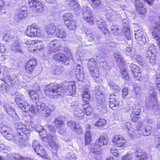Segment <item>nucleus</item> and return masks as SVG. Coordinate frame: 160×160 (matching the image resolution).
<instances>
[{
  "instance_id": "1",
  "label": "nucleus",
  "mask_w": 160,
  "mask_h": 160,
  "mask_svg": "<svg viewBox=\"0 0 160 160\" xmlns=\"http://www.w3.org/2000/svg\"><path fill=\"white\" fill-rule=\"evenodd\" d=\"M45 92L48 96L51 99H57L60 95L66 94L72 95L76 92V87L72 82H67L64 86L60 85H53L50 84L46 87Z\"/></svg>"
},
{
  "instance_id": "2",
  "label": "nucleus",
  "mask_w": 160,
  "mask_h": 160,
  "mask_svg": "<svg viewBox=\"0 0 160 160\" xmlns=\"http://www.w3.org/2000/svg\"><path fill=\"white\" fill-rule=\"evenodd\" d=\"M28 92L31 100L36 104V109L37 111L42 113L44 117H48L51 113L50 109L45 103L42 102L38 103L39 99L38 94L33 90H28Z\"/></svg>"
},
{
  "instance_id": "3",
  "label": "nucleus",
  "mask_w": 160,
  "mask_h": 160,
  "mask_svg": "<svg viewBox=\"0 0 160 160\" xmlns=\"http://www.w3.org/2000/svg\"><path fill=\"white\" fill-rule=\"evenodd\" d=\"M108 142V135L106 133L101 134L99 138L97 140L95 144L91 145L92 152L95 155H99L101 153V148L104 145H106Z\"/></svg>"
},
{
  "instance_id": "4",
  "label": "nucleus",
  "mask_w": 160,
  "mask_h": 160,
  "mask_svg": "<svg viewBox=\"0 0 160 160\" xmlns=\"http://www.w3.org/2000/svg\"><path fill=\"white\" fill-rule=\"evenodd\" d=\"M40 127L41 128V130H42L38 129L37 127H36L35 128L37 131L39 132L42 141L44 142H47L48 140H50L53 138H56L55 130L53 127L51 125L48 126L49 132L48 134H47L46 132L43 129L42 127L41 126Z\"/></svg>"
},
{
  "instance_id": "5",
  "label": "nucleus",
  "mask_w": 160,
  "mask_h": 160,
  "mask_svg": "<svg viewBox=\"0 0 160 160\" xmlns=\"http://www.w3.org/2000/svg\"><path fill=\"white\" fill-rule=\"evenodd\" d=\"M0 132L5 138L14 143L18 137L17 135H14L13 131L10 128L5 126L1 125L0 126Z\"/></svg>"
},
{
  "instance_id": "6",
  "label": "nucleus",
  "mask_w": 160,
  "mask_h": 160,
  "mask_svg": "<svg viewBox=\"0 0 160 160\" xmlns=\"http://www.w3.org/2000/svg\"><path fill=\"white\" fill-rule=\"evenodd\" d=\"M28 2L30 8L34 10L37 14L43 12L44 9V6L40 1L37 0H28Z\"/></svg>"
},
{
  "instance_id": "7",
  "label": "nucleus",
  "mask_w": 160,
  "mask_h": 160,
  "mask_svg": "<svg viewBox=\"0 0 160 160\" xmlns=\"http://www.w3.org/2000/svg\"><path fill=\"white\" fill-rule=\"evenodd\" d=\"M88 67L90 74L94 78H98L99 76V69L94 59H90L88 61Z\"/></svg>"
},
{
  "instance_id": "8",
  "label": "nucleus",
  "mask_w": 160,
  "mask_h": 160,
  "mask_svg": "<svg viewBox=\"0 0 160 160\" xmlns=\"http://www.w3.org/2000/svg\"><path fill=\"white\" fill-rule=\"evenodd\" d=\"M115 43L114 42H110L109 44L107 45L103 43H101L98 42L97 44L98 47L100 57L105 58L106 56L107 53L108 52V50L107 49L106 47H114L115 46Z\"/></svg>"
},
{
  "instance_id": "9",
  "label": "nucleus",
  "mask_w": 160,
  "mask_h": 160,
  "mask_svg": "<svg viewBox=\"0 0 160 160\" xmlns=\"http://www.w3.org/2000/svg\"><path fill=\"white\" fill-rule=\"evenodd\" d=\"M23 98V95H20L16 98L15 101L22 111L24 112H27L30 109V106Z\"/></svg>"
},
{
  "instance_id": "10",
  "label": "nucleus",
  "mask_w": 160,
  "mask_h": 160,
  "mask_svg": "<svg viewBox=\"0 0 160 160\" xmlns=\"http://www.w3.org/2000/svg\"><path fill=\"white\" fill-rule=\"evenodd\" d=\"M155 52L154 45H151L149 48L146 52V61L149 62L152 65L155 64L156 57L154 54Z\"/></svg>"
},
{
  "instance_id": "11",
  "label": "nucleus",
  "mask_w": 160,
  "mask_h": 160,
  "mask_svg": "<svg viewBox=\"0 0 160 160\" xmlns=\"http://www.w3.org/2000/svg\"><path fill=\"white\" fill-rule=\"evenodd\" d=\"M38 27L35 24H33L28 26L25 32V34L29 37H33L37 35V33H39L40 31L38 30Z\"/></svg>"
},
{
  "instance_id": "12",
  "label": "nucleus",
  "mask_w": 160,
  "mask_h": 160,
  "mask_svg": "<svg viewBox=\"0 0 160 160\" xmlns=\"http://www.w3.org/2000/svg\"><path fill=\"white\" fill-rule=\"evenodd\" d=\"M53 59L58 62L62 61L66 65L69 64V59L65 54L62 53H55L53 56Z\"/></svg>"
},
{
  "instance_id": "13",
  "label": "nucleus",
  "mask_w": 160,
  "mask_h": 160,
  "mask_svg": "<svg viewBox=\"0 0 160 160\" xmlns=\"http://www.w3.org/2000/svg\"><path fill=\"white\" fill-rule=\"evenodd\" d=\"M141 112L140 106H135L133 107L132 113L131 114V120L132 122H136L138 119L140 118Z\"/></svg>"
},
{
  "instance_id": "14",
  "label": "nucleus",
  "mask_w": 160,
  "mask_h": 160,
  "mask_svg": "<svg viewBox=\"0 0 160 160\" xmlns=\"http://www.w3.org/2000/svg\"><path fill=\"white\" fill-rule=\"evenodd\" d=\"M135 37L137 39L140 44L143 45L147 42L146 39L143 31L138 30L135 31Z\"/></svg>"
},
{
  "instance_id": "15",
  "label": "nucleus",
  "mask_w": 160,
  "mask_h": 160,
  "mask_svg": "<svg viewBox=\"0 0 160 160\" xmlns=\"http://www.w3.org/2000/svg\"><path fill=\"white\" fill-rule=\"evenodd\" d=\"M61 47V43L56 41H53L50 42L48 44V47L49 48V53L59 50Z\"/></svg>"
},
{
  "instance_id": "16",
  "label": "nucleus",
  "mask_w": 160,
  "mask_h": 160,
  "mask_svg": "<svg viewBox=\"0 0 160 160\" xmlns=\"http://www.w3.org/2000/svg\"><path fill=\"white\" fill-rule=\"evenodd\" d=\"M112 141L114 144L118 147H123L125 145V139L121 136L116 135L113 137Z\"/></svg>"
},
{
  "instance_id": "17",
  "label": "nucleus",
  "mask_w": 160,
  "mask_h": 160,
  "mask_svg": "<svg viewBox=\"0 0 160 160\" xmlns=\"http://www.w3.org/2000/svg\"><path fill=\"white\" fill-rule=\"evenodd\" d=\"M134 4L137 11L138 14L142 15L146 14L147 10L143 8V4L140 0H135Z\"/></svg>"
},
{
  "instance_id": "18",
  "label": "nucleus",
  "mask_w": 160,
  "mask_h": 160,
  "mask_svg": "<svg viewBox=\"0 0 160 160\" xmlns=\"http://www.w3.org/2000/svg\"><path fill=\"white\" fill-rule=\"evenodd\" d=\"M75 74L77 78L80 81H82L84 78L83 68L80 65H78L76 68Z\"/></svg>"
},
{
  "instance_id": "19",
  "label": "nucleus",
  "mask_w": 160,
  "mask_h": 160,
  "mask_svg": "<svg viewBox=\"0 0 160 160\" xmlns=\"http://www.w3.org/2000/svg\"><path fill=\"white\" fill-rule=\"evenodd\" d=\"M67 125L70 128L74 130L75 132L78 133L81 132L80 127L79 124L73 120H69L67 122Z\"/></svg>"
},
{
  "instance_id": "20",
  "label": "nucleus",
  "mask_w": 160,
  "mask_h": 160,
  "mask_svg": "<svg viewBox=\"0 0 160 160\" xmlns=\"http://www.w3.org/2000/svg\"><path fill=\"white\" fill-rule=\"evenodd\" d=\"M135 159L136 160H151V156L147 154L146 152H141L137 151Z\"/></svg>"
},
{
  "instance_id": "21",
  "label": "nucleus",
  "mask_w": 160,
  "mask_h": 160,
  "mask_svg": "<svg viewBox=\"0 0 160 160\" xmlns=\"http://www.w3.org/2000/svg\"><path fill=\"white\" fill-rule=\"evenodd\" d=\"M0 105L3 108L7 113L10 116H13V115L15 114L16 112L12 107L8 104L0 102Z\"/></svg>"
},
{
  "instance_id": "22",
  "label": "nucleus",
  "mask_w": 160,
  "mask_h": 160,
  "mask_svg": "<svg viewBox=\"0 0 160 160\" xmlns=\"http://www.w3.org/2000/svg\"><path fill=\"white\" fill-rule=\"evenodd\" d=\"M34 150L38 155H39L43 158L47 159H50V157H48V155L46 153V151L43 146L40 145L38 148H37Z\"/></svg>"
},
{
  "instance_id": "23",
  "label": "nucleus",
  "mask_w": 160,
  "mask_h": 160,
  "mask_svg": "<svg viewBox=\"0 0 160 160\" xmlns=\"http://www.w3.org/2000/svg\"><path fill=\"white\" fill-rule=\"evenodd\" d=\"M90 129V125H88L86 129V132L85 135V142L86 145L89 144L92 140L91 135Z\"/></svg>"
},
{
  "instance_id": "24",
  "label": "nucleus",
  "mask_w": 160,
  "mask_h": 160,
  "mask_svg": "<svg viewBox=\"0 0 160 160\" xmlns=\"http://www.w3.org/2000/svg\"><path fill=\"white\" fill-rule=\"evenodd\" d=\"M30 131L28 130V129L25 131L21 132L20 133H18L17 136L19 137L20 139L24 140H28V138L30 136Z\"/></svg>"
},
{
  "instance_id": "25",
  "label": "nucleus",
  "mask_w": 160,
  "mask_h": 160,
  "mask_svg": "<svg viewBox=\"0 0 160 160\" xmlns=\"http://www.w3.org/2000/svg\"><path fill=\"white\" fill-rule=\"evenodd\" d=\"M160 31V27L156 25L152 32V36L153 38H155L158 43L160 42V38L159 36Z\"/></svg>"
},
{
  "instance_id": "26",
  "label": "nucleus",
  "mask_w": 160,
  "mask_h": 160,
  "mask_svg": "<svg viewBox=\"0 0 160 160\" xmlns=\"http://www.w3.org/2000/svg\"><path fill=\"white\" fill-rule=\"evenodd\" d=\"M15 143L18 144L21 148H24L25 147L28 145V140H24L20 139L19 137H18L16 140H15Z\"/></svg>"
},
{
  "instance_id": "27",
  "label": "nucleus",
  "mask_w": 160,
  "mask_h": 160,
  "mask_svg": "<svg viewBox=\"0 0 160 160\" xmlns=\"http://www.w3.org/2000/svg\"><path fill=\"white\" fill-rule=\"evenodd\" d=\"M97 98L99 99L98 100V102L100 104V107L102 108V112H106L108 111L107 106L106 105V100L104 99L99 98V97Z\"/></svg>"
},
{
  "instance_id": "28",
  "label": "nucleus",
  "mask_w": 160,
  "mask_h": 160,
  "mask_svg": "<svg viewBox=\"0 0 160 160\" xmlns=\"http://www.w3.org/2000/svg\"><path fill=\"white\" fill-rule=\"evenodd\" d=\"M68 151V150L66 152L67 153L62 156V160H75L76 158V154Z\"/></svg>"
},
{
  "instance_id": "29",
  "label": "nucleus",
  "mask_w": 160,
  "mask_h": 160,
  "mask_svg": "<svg viewBox=\"0 0 160 160\" xmlns=\"http://www.w3.org/2000/svg\"><path fill=\"white\" fill-rule=\"evenodd\" d=\"M93 118L94 120L97 121L95 124V126L97 127L102 126L106 124V121L103 118H100L99 116H96V117Z\"/></svg>"
},
{
  "instance_id": "30",
  "label": "nucleus",
  "mask_w": 160,
  "mask_h": 160,
  "mask_svg": "<svg viewBox=\"0 0 160 160\" xmlns=\"http://www.w3.org/2000/svg\"><path fill=\"white\" fill-rule=\"evenodd\" d=\"M65 24L70 30H75L76 27L77 23L73 20L65 21Z\"/></svg>"
},
{
  "instance_id": "31",
  "label": "nucleus",
  "mask_w": 160,
  "mask_h": 160,
  "mask_svg": "<svg viewBox=\"0 0 160 160\" xmlns=\"http://www.w3.org/2000/svg\"><path fill=\"white\" fill-rule=\"evenodd\" d=\"M82 108L83 109L84 113L87 115L89 116L92 113L93 110L88 103L83 104Z\"/></svg>"
},
{
  "instance_id": "32",
  "label": "nucleus",
  "mask_w": 160,
  "mask_h": 160,
  "mask_svg": "<svg viewBox=\"0 0 160 160\" xmlns=\"http://www.w3.org/2000/svg\"><path fill=\"white\" fill-rule=\"evenodd\" d=\"M56 28L54 24H51L47 26L46 31L48 34L49 35L54 34L56 30Z\"/></svg>"
},
{
  "instance_id": "33",
  "label": "nucleus",
  "mask_w": 160,
  "mask_h": 160,
  "mask_svg": "<svg viewBox=\"0 0 160 160\" xmlns=\"http://www.w3.org/2000/svg\"><path fill=\"white\" fill-rule=\"evenodd\" d=\"M15 126L18 134L28 129L26 126L24 124H22V123L21 122L16 123L15 124Z\"/></svg>"
},
{
  "instance_id": "34",
  "label": "nucleus",
  "mask_w": 160,
  "mask_h": 160,
  "mask_svg": "<svg viewBox=\"0 0 160 160\" xmlns=\"http://www.w3.org/2000/svg\"><path fill=\"white\" fill-rule=\"evenodd\" d=\"M92 12L88 13L83 15L84 19L91 25L94 24V18L92 16Z\"/></svg>"
},
{
  "instance_id": "35",
  "label": "nucleus",
  "mask_w": 160,
  "mask_h": 160,
  "mask_svg": "<svg viewBox=\"0 0 160 160\" xmlns=\"http://www.w3.org/2000/svg\"><path fill=\"white\" fill-rule=\"evenodd\" d=\"M11 49L14 52L22 53V50L20 49L19 44L18 41L11 43Z\"/></svg>"
},
{
  "instance_id": "36",
  "label": "nucleus",
  "mask_w": 160,
  "mask_h": 160,
  "mask_svg": "<svg viewBox=\"0 0 160 160\" xmlns=\"http://www.w3.org/2000/svg\"><path fill=\"white\" fill-rule=\"evenodd\" d=\"M58 133L63 136H65L68 138L70 137V132L69 131L66 132V128L64 126L58 129Z\"/></svg>"
},
{
  "instance_id": "37",
  "label": "nucleus",
  "mask_w": 160,
  "mask_h": 160,
  "mask_svg": "<svg viewBox=\"0 0 160 160\" xmlns=\"http://www.w3.org/2000/svg\"><path fill=\"white\" fill-rule=\"evenodd\" d=\"M109 103L110 107L112 109L115 110L118 108L119 102L118 100L109 101Z\"/></svg>"
},
{
  "instance_id": "38",
  "label": "nucleus",
  "mask_w": 160,
  "mask_h": 160,
  "mask_svg": "<svg viewBox=\"0 0 160 160\" xmlns=\"http://www.w3.org/2000/svg\"><path fill=\"white\" fill-rule=\"evenodd\" d=\"M55 35L57 37L61 38H65L66 37V33L64 30L62 28L57 29Z\"/></svg>"
},
{
  "instance_id": "39",
  "label": "nucleus",
  "mask_w": 160,
  "mask_h": 160,
  "mask_svg": "<svg viewBox=\"0 0 160 160\" xmlns=\"http://www.w3.org/2000/svg\"><path fill=\"white\" fill-rule=\"evenodd\" d=\"M102 90V86H98L95 88L94 92L96 98L98 96L101 97V96L103 95V92Z\"/></svg>"
},
{
  "instance_id": "40",
  "label": "nucleus",
  "mask_w": 160,
  "mask_h": 160,
  "mask_svg": "<svg viewBox=\"0 0 160 160\" xmlns=\"http://www.w3.org/2000/svg\"><path fill=\"white\" fill-rule=\"evenodd\" d=\"M114 56L115 59L118 62L122 64L124 62V60L121 54L118 52H115L114 54Z\"/></svg>"
},
{
  "instance_id": "41",
  "label": "nucleus",
  "mask_w": 160,
  "mask_h": 160,
  "mask_svg": "<svg viewBox=\"0 0 160 160\" xmlns=\"http://www.w3.org/2000/svg\"><path fill=\"white\" fill-rule=\"evenodd\" d=\"M55 126L57 129L64 126V123L63 121L59 118H57L54 121Z\"/></svg>"
},
{
  "instance_id": "42",
  "label": "nucleus",
  "mask_w": 160,
  "mask_h": 160,
  "mask_svg": "<svg viewBox=\"0 0 160 160\" xmlns=\"http://www.w3.org/2000/svg\"><path fill=\"white\" fill-rule=\"evenodd\" d=\"M12 157L13 160H33L30 158H24L18 154H13Z\"/></svg>"
},
{
  "instance_id": "43",
  "label": "nucleus",
  "mask_w": 160,
  "mask_h": 160,
  "mask_svg": "<svg viewBox=\"0 0 160 160\" xmlns=\"http://www.w3.org/2000/svg\"><path fill=\"white\" fill-rule=\"evenodd\" d=\"M111 28L112 33L115 35L119 36L121 33V30L118 28L117 26H112Z\"/></svg>"
},
{
  "instance_id": "44",
  "label": "nucleus",
  "mask_w": 160,
  "mask_h": 160,
  "mask_svg": "<svg viewBox=\"0 0 160 160\" xmlns=\"http://www.w3.org/2000/svg\"><path fill=\"white\" fill-rule=\"evenodd\" d=\"M56 138H56H53L50 140H48L47 142L49 143V145L51 148L53 150H57L58 148V145L53 141V139H55Z\"/></svg>"
},
{
  "instance_id": "45",
  "label": "nucleus",
  "mask_w": 160,
  "mask_h": 160,
  "mask_svg": "<svg viewBox=\"0 0 160 160\" xmlns=\"http://www.w3.org/2000/svg\"><path fill=\"white\" fill-rule=\"evenodd\" d=\"M83 100L86 102L88 101L90 98V93L88 89L85 90L82 94Z\"/></svg>"
},
{
  "instance_id": "46",
  "label": "nucleus",
  "mask_w": 160,
  "mask_h": 160,
  "mask_svg": "<svg viewBox=\"0 0 160 160\" xmlns=\"http://www.w3.org/2000/svg\"><path fill=\"white\" fill-rule=\"evenodd\" d=\"M129 64H130L128 66L130 67V69L132 73L136 72L137 73V72H139L140 71V68L137 65L133 63L131 64L129 63Z\"/></svg>"
},
{
  "instance_id": "47",
  "label": "nucleus",
  "mask_w": 160,
  "mask_h": 160,
  "mask_svg": "<svg viewBox=\"0 0 160 160\" xmlns=\"http://www.w3.org/2000/svg\"><path fill=\"white\" fill-rule=\"evenodd\" d=\"M63 71V68L62 66H56L54 69L53 73L55 75H59L62 73Z\"/></svg>"
},
{
  "instance_id": "48",
  "label": "nucleus",
  "mask_w": 160,
  "mask_h": 160,
  "mask_svg": "<svg viewBox=\"0 0 160 160\" xmlns=\"http://www.w3.org/2000/svg\"><path fill=\"white\" fill-rule=\"evenodd\" d=\"M120 72L122 74L123 78L129 81V80L130 79V77L126 70L124 68H121L120 70Z\"/></svg>"
},
{
  "instance_id": "49",
  "label": "nucleus",
  "mask_w": 160,
  "mask_h": 160,
  "mask_svg": "<svg viewBox=\"0 0 160 160\" xmlns=\"http://www.w3.org/2000/svg\"><path fill=\"white\" fill-rule=\"evenodd\" d=\"M27 11L25 10H23L22 8L20 9V12L18 14V18L22 19L27 16Z\"/></svg>"
},
{
  "instance_id": "50",
  "label": "nucleus",
  "mask_w": 160,
  "mask_h": 160,
  "mask_svg": "<svg viewBox=\"0 0 160 160\" xmlns=\"http://www.w3.org/2000/svg\"><path fill=\"white\" fill-rule=\"evenodd\" d=\"M83 104L80 102H73L71 103V107L73 111L82 108Z\"/></svg>"
},
{
  "instance_id": "51",
  "label": "nucleus",
  "mask_w": 160,
  "mask_h": 160,
  "mask_svg": "<svg viewBox=\"0 0 160 160\" xmlns=\"http://www.w3.org/2000/svg\"><path fill=\"white\" fill-rule=\"evenodd\" d=\"M107 15H110L111 18H113L117 14V12L114 11L109 7H108L105 9Z\"/></svg>"
},
{
  "instance_id": "52",
  "label": "nucleus",
  "mask_w": 160,
  "mask_h": 160,
  "mask_svg": "<svg viewBox=\"0 0 160 160\" xmlns=\"http://www.w3.org/2000/svg\"><path fill=\"white\" fill-rule=\"evenodd\" d=\"M151 128L149 126H147L142 131L143 135L147 136L149 135L151 133Z\"/></svg>"
},
{
  "instance_id": "53",
  "label": "nucleus",
  "mask_w": 160,
  "mask_h": 160,
  "mask_svg": "<svg viewBox=\"0 0 160 160\" xmlns=\"http://www.w3.org/2000/svg\"><path fill=\"white\" fill-rule=\"evenodd\" d=\"M98 28L100 29V30L105 34L108 33V31L106 27L105 22L100 24L99 25H98Z\"/></svg>"
},
{
  "instance_id": "54",
  "label": "nucleus",
  "mask_w": 160,
  "mask_h": 160,
  "mask_svg": "<svg viewBox=\"0 0 160 160\" xmlns=\"http://www.w3.org/2000/svg\"><path fill=\"white\" fill-rule=\"evenodd\" d=\"M80 108L78 109L73 111V114L75 116L78 117H81L83 116V113L82 110Z\"/></svg>"
},
{
  "instance_id": "55",
  "label": "nucleus",
  "mask_w": 160,
  "mask_h": 160,
  "mask_svg": "<svg viewBox=\"0 0 160 160\" xmlns=\"http://www.w3.org/2000/svg\"><path fill=\"white\" fill-rule=\"evenodd\" d=\"M72 17V14L70 13L64 14L62 16L64 23H65V21L71 20Z\"/></svg>"
},
{
  "instance_id": "56",
  "label": "nucleus",
  "mask_w": 160,
  "mask_h": 160,
  "mask_svg": "<svg viewBox=\"0 0 160 160\" xmlns=\"http://www.w3.org/2000/svg\"><path fill=\"white\" fill-rule=\"evenodd\" d=\"M82 9L83 15L88 13L91 12V10L90 9V8L86 5L82 6Z\"/></svg>"
},
{
  "instance_id": "57",
  "label": "nucleus",
  "mask_w": 160,
  "mask_h": 160,
  "mask_svg": "<svg viewBox=\"0 0 160 160\" xmlns=\"http://www.w3.org/2000/svg\"><path fill=\"white\" fill-rule=\"evenodd\" d=\"M155 83L157 87L158 88L159 92L160 94V75H157L156 77Z\"/></svg>"
},
{
  "instance_id": "58",
  "label": "nucleus",
  "mask_w": 160,
  "mask_h": 160,
  "mask_svg": "<svg viewBox=\"0 0 160 160\" xmlns=\"http://www.w3.org/2000/svg\"><path fill=\"white\" fill-rule=\"evenodd\" d=\"M27 64L30 65L31 66L35 67L37 64V61L34 58L31 59L28 62Z\"/></svg>"
},
{
  "instance_id": "59",
  "label": "nucleus",
  "mask_w": 160,
  "mask_h": 160,
  "mask_svg": "<svg viewBox=\"0 0 160 160\" xmlns=\"http://www.w3.org/2000/svg\"><path fill=\"white\" fill-rule=\"evenodd\" d=\"M35 68L34 67H32L27 64L25 66V69L26 72L29 73H31L33 71L34 68Z\"/></svg>"
},
{
  "instance_id": "60",
  "label": "nucleus",
  "mask_w": 160,
  "mask_h": 160,
  "mask_svg": "<svg viewBox=\"0 0 160 160\" xmlns=\"http://www.w3.org/2000/svg\"><path fill=\"white\" fill-rule=\"evenodd\" d=\"M86 34L88 41H92L94 40V37L91 31H88L86 32Z\"/></svg>"
},
{
  "instance_id": "61",
  "label": "nucleus",
  "mask_w": 160,
  "mask_h": 160,
  "mask_svg": "<svg viewBox=\"0 0 160 160\" xmlns=\"http://www.w3.org/2000/svg\"><path fill=\"white\" fill-rule=\"evenodd\" d=\"M8 40V41L9 42L14 43V42L17 41L16 40V38L15 36L10 33L9 34Z\"/></svg>"
},
{
  "instance_id": "62",
  "label": "nucleus",
  "mask_w": 160,
  "mask_h": 160,
  "mask_svg": "<svg viewBox=\"0 0 160 160\" xmlns=\"http://www.w3.org/2000/svg\"><path fill=\"white\" fill-rule=\"evenodd\" d=\"M132 156L131 154H127L122 157V160H131Z\"/></svg>"
},
{
  "instance_id": "63",
  "label": "nucleus",
  "mask_w": 160,
  "mask_h": 160,
  "mask_svg": "<svg viewBox=\"0 0 160 160\" xmlns=\"http://www.w3.org/2000/svg\"><path fill=\"white\" fill-rule=\"evenodd\" d=\"M40 145H41L38 141L36 140H33L32 142V146L34 149L37 148H38Z\"/></svg>"
},
{
  "instance_id": "64",
  "label": "nucleus",
  "mask_w": 160,
  "mask_h": 160,
  "mask_svg": "<svg viewBox=\"0 0 160 160\" xmlns=\"http://www.w3.org/2000/svg\"><path fill=\"white\" fill-rule=\"evenodd\" d=\"M122 97L125 98L128 94V88L127 87L124 88L122 89Z\"/></svg>"
}]
</instances>
